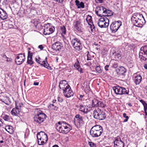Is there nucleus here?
Returning a JSON list of instances; mask_svg holds the SVG:
<instances>
[{
	"instance_id": "nucleus-53",
	"label": "nucleus",
	"mask_w": 147,
	"mask_h": 147,
	"mask_svg": "<svg viewBox=\"0 0 147 147\" xmlns=\"http://www.w3.org/2000/svg\"><path fill=\"white\" fill-rule=\"evenodd\" d=\"M54 1H55L57 2H58L59 3L61 2H62L63 1V0H54Z\"/></svg>"
},
{
	"instance_id": "nucleus-39",
	"label": "nucleus",
	"mask_w": 147,
	"mask_h": 147,
	"mask_svg": "<svg viewBox=\"0 0 147 147\" xmlns=\"http://www.w3.org/2000/svg\"><path fill=\"white\" fill-rule=\"evenodd\" d=\"M49 107H51L52 109H55V108L57 107V104L56 103L55 104H50Z\"/></svg>"
},
{
	"instance_id": "nucleus-34",
	"label": "nucleus",
	"mask_w": 147,
	"mask_h": 147,
	"mask_svg": "<svg viewBox=\"0 0 147 147\" xmlns=\"http://www.w3.org/2000/svg\"><path fill=\"white\" fill-rule=\"evenodd\" d=\"M74 66L77 69L78 71L80 72L81 73L83 72L82 71V69L80 67V66L78 62L75 63L74 65Z\"/></svg>"
},
{
	"instance_id": "nucleus-48",
	"label": "nucleus",
	"mask_w": 147,
	"mask_h": 147,
	"mask_svg": "<svg viewBox=\"0 0 147 147\" xmlns=\"http://www.w3.org/2000/svg\"><path fill=\"white\" fill-rule=\"evenodd\" d=\"M140 101L143 105H144L146 103V102L143 100H140Z\"/></svg>"
},
{
	"instance_id": "nucleus-46",
	"label": "nucleus",
	"mask_w": 147,
	"mask_h": 147,
	"mask_svg": "<svg viewBox=\"0 0 147 147\" xmlns=\"http://www.w3.org/2000/svg\"><path fill=\"white\" fill-rule=\"evenodd\" d=\"M118 66V64L117 63H115L113 65V67L114 68H116Z\"/></svg>"
},
{
	"instance_id": "nucleus-32",
	"label": "nucleus",
	"mask_w": 147,
	"mask_h": 147,
	"mask_svg": "<svg viewBox=\"0 0 147 147\" xmlns=\"http://www.w3.org/2000/svg\"><path fill=\"white\" fill-rule=\"evenodd\" d=\"M142 79V77L140 75H137L135 79V82L136 84H139Z\"/></svg>"
},
{
	"instance_id": "nucleus-60",
	"label": "nucleus",
	"mask_w": 147,
	"mask_h": 147,
	"mask_svg": "<svg viewBox=\"0 0 147 147\" xmlns=\"http://www.w3.org/2000/svg\"><path fill=\"white\" fill-rule=\"evenodd\" d=\"M128 106H129V107H131L132 106V105L130 103H128Z\"/></svg>"
},
{
	"instance_id": "nucleus-23",
	"label": "nucleus",
	"mask_w": 147,
	"mask_h": 147,
	"mask_svg": "<svg viewBox=\"0 0 147 147\" xmlns=\"http://www.w3.org/2000/svg\"><path fill=\"white\" fill-rule=\"evenodd\" d=\"M116 71L118 74L122 75H124L126 71L125 68L123 66H121L117 68Z\"/></svg>"
},
{
	"instance_id": "nucleus-47",
	"label": "nucleus",
	"mask_w": 147,
	"mask_h": 147,
	"mask_svg": "<svg viewBox=\"0 0 147 147\" xmlns=\"http://www.w3.org/2000/svg\"><path fill=\"white\" fill-rule=\"evenodd\" d=\"M144 111H147V103L144 105Z\"/></svg>"
},
{
	"instance_id": "nucleus-54",
	"label": "nucleus",
	"mask_w": 147,
	"mask_h": 147,
	"mask_svg": "<svg viewBox=\"0 0 147 147\" xmlns=\"http://www.w3.org/2000/svg\"><path fill=\"white\" fill-rule=\"evenodd\" d=\"M39 84V83L38 82H34V85L35 86H38Z\"/></svg>"
},
{
	"instance_id": "nucleus-13",
	"label": "nucleus",
	"mask_w": 147,
	"mask_h": 147,
	"mask_svg": "<svg viewBox=\"0 0 147 147\" xmlns=\"http://www.w3.org/2000/svg\"><path fill=\"white\" fill-rule=\"evenodd\" d=\"M36 61L38 63L40 64V65L44 66L45 67L49 70L52 69L51 67L49 66V64L48 63L47 61V57L45 58V61H42L36 58H35Z\"/></svg>"
},
{
	"instance_id": "nucleus-11",
	"label": "nucleus",
	"mask_w": 147,
	"mask_h": 147,
	"mask_svg": "<svg viewBox=\"0 0 147 147\" xmlns=\"http://www.w3.org/2000/svg\"><path fill=\"white\" fill-rule=\"evenodd\" d=\"M121 22L120 21L114 22L111 24L110 26V28L112 32H115L121 26Z\"/></svg>"
},
{
	"instance_id": "nucleus-7",
	"label": "nucleus",
	"mask_w": 147,
	"mask_h": 147,
	"mask_svg": "<svg viewBox=\"0 0 147 147\" xmlns=\"http://www.w3.org/2000/svg\"><path fill=\"white\" fill-rule=\"evenodd\" d=\"M109 23V19L106 17H103L100 19L98 23V25L100 28H106L108 27Z\"/></svg>"
},
{
	"instance_id": "nucleus-45",
	"label": "nucleus",
	"mask_w": 147,
	"mask_h": 147,
	"mask_svg": "<svg viewBox=\"0 0 147 147\" xmlns=\"http://www.w3.org/2000/svg\"><path fill=\"white\" fill-rule=\"evenodd\" d=\"M58 101L59 102H62L63 101V99L62 98L58 97H57Z\"/></svg>"
},
{
	"instance_id": "nucleus-52",
	"label": "nucleus",
	"mask_w": 147,
	"mask_h": 147,
	"mask_svg": "<svg viewBox=\"0 0 147 147\" xmlns=\"http://www.w3.org/2000/svg\"><path fill=\"white\" fill-rule=\"evenodd\" d=\"M38 48L41 50H42L43 48V47L42 45H39L38 46Z\"/></svg>"
},
{
	"instance_id": "nucleus-31",
	"label": "nucleus",
	"mask_w": 147,
	"mask_h": 147,
	"mask_svg": "<svg viewBox=\"0 0 147 147\" xmlns=\"http://www.w3.org/2000/svg\"><path fill=\"white\" fill-rule=\"evenodd\" d=\"M49 24H50L47 23V24H45V28L43 32V34L45 35H49L50 34V32L47 29V26H49Z\"/></svg>"
},
{
	"instance_id": "nucleus-63",
	"label": "nucleus",
	"mask_w": 147,
	"mask_h": 147,
	"mask_svg": "<svg viewBox=\"0 0 147 147\" xmlns=\"http://www.w3.org/2000/svg\"><path fill=\"white\" fill-rule=\"evenodd\" d=\"M3 57H7L6 55H3Z\"/></svg>"
},
{
	"instance_id": "nucleus-61",
	"label": "nucleus",
	"mask_w": 147,
	"mask_h": 147,
	"mask_svg": "<svg viewBox=\"0 0 147 147\" xmlns=\"http://www.w3.org/2000/svg\"><path fill=\"white\" fill-rule=\"evenodd\" d=\"M59 59V58L58 57H56V59L57 61V62H58V60Z\"/></svg>"
},
{
	"instance_id": "nucleus-58",
	"label": "nucleus",
	"mask_w": 147,
	"mask_h": 147,
	"mask_svg": "<svg viewBox=\"0 0 147 147\" xmlns=\"http://www.w3.org/2000/svg\"><path fill=\"white\" fill-rule=\"evenodd\" d=\"M128 119H127L125 118V119L124 120L123 122H127V121Z\"/></svg>"
},
{
	"instance_id": "nucleus-43",
	"label": "nucleus",
	"mask_w": 147,
	"mask_h": 147,
	"mask_svg": "<svg viewBox=\"0 0 147 147\" xmlns=\"http://www.w3.org/2000/svg\"><path fill=\"white\" fill-rule=\"evenodd\" d=\"M96 71L98 73H100L101 72V69L100 66H97L96 68Z\"/></svg>"
},
{
	"instance_id": "nucleus-2",
	"label": "nucleus",
	"mask_w": 147,
	"mask_h": 147,
	"mask_svg": "<svg viewBox=\"0 0 147 147\" xmlns=\"http://www.w3.org/2000/svg\"><path fill=\"white\" fill-rule=\"evenodd\" d=\"M56 129L60 133L67 134L72 129V127L65 121H61L56 124Z\"/></svg>"
},
{
	"instance_id": "nucleus-27",
	"label": "nucleus",
	"mask_w": 147,
	"mask_h": 147,
	"mask_svg": "<svg viewBox=\"0 0 147 147\" xmlns=\"http://www.w3.org/2000/svg\"><path fill=\"white\" fill-rule=\"evenodd\" d=\"M77 7L78 8H84V3L82 2H80L78 0H76L75 1Z\"/></svg>"
},
{
	"instance_id": "nucleus-18",
	"label": "nucleus",
	"mask_w": 147,
	"mask_h": 147,
	"mask_svg": "<svg viewBox=\"0 0 147 147\" xmlns=\"http://www.w3.org/2000/svg\"><path fill=\"white\" fill-rule=\"evenodd\" d=\"M16 108H13L11 111V114L14 116H17L20 111V107L21 106L20 104V106H19L18 105V103L16 102Z\"/></svg>"
},
{
	"instance_id": "nucleus-56",
	"label": "nucleus",
	"mask_w": 147,
	"mask_h": 147,
	"mask_svg": "<svg viewBox=\"0 0 147 147\" xmlns=\"http://www.w3.org/2000/svg\"><path fill=\"white\" fill-rule=\"evenodd\" d=\"M144 68L147 69V63L144 65Z\"/></svg>"
},
{
	"instance_id": "nucleus-17",
	"label": "nucleus",
	"mask_w": 147,
	"mask_h": 147,
	"mask_svg": "<svg viewBox=\"0 0 147 147\" xmlns=\"http://www.w3.org/2000/svg\"><path fill=\"white\" fill-rule=\"evenodd\" d=\"M63 93L65 96L67 98L70 97L74 95V93L69 86V88H67L63 91Z\"/></svg>"
},
{
	"instance_id": "nucleus-51",
	"label": "nucleus",
	"mask_w": 147,
	"mask_h": 147,
	"mask_svg": "<svg viewBox=\"0 0 147 147\" xmlns=\"http://www.w3.org/2000/svg\"><path fill=\"white\" fill-rule=\"evenodd\" d=\"M109 66L108 65H106L105 67V69L106 70V71H108V70H109Z\"/></svg>"
},
{
	"instance_id": "nucleus-50",
	"label": "nucleus",
	"mask_w": 147,
	"mask_h": 147,
	"mask_svg": "<svg viewBox=\"0 0 147 147\" xmlns=\"http://www.w3.org/2000/svg\"><path fill=\"white\" fill-rule=\"evenodd\" d=\"M95 1L97 3H102L103 2V0H95Z\"/></svg>"
},
{
	"instance_id": "nucleus-25",
	"label": "nucleus",
	"mask_w": 147,
	"mask_h": 147,
	"mask_svg": "<svg viewBox=\"0 0 147 147\" xmlns=\"http://www.w3.org/2000/svg\"><path fill=\"white\" fill-rule=\"evenodd\" d=\"M79 108V110L85 113L89 112L91 109H88L87 108V107L83 105H80Z\"/></svg>"
},
{
	"instance_id": "nucleus-22",
	"label": "nucleus",
	"mask_w": 147,
	"mask_h": 147,
	"mask_svg": "<svg viewBox=\"0 0 147 147\" xmlns=\"http://www.w3.org/2000/svg\"><path fill=\"white\" fill-rule=\"evenodd\" d=\"M33 55V53L31 52L30 51H28V60L27 63L28 64H30V65H31L34 63L33 61L32 60Z\"/></svg>"
},
{
	"instance_id": "nucleus-57",
	"label": "nucleus",
	"mask_w": 147,
	"mask_h": 147,
	"mask_svg": "<svg viewBox=\"0 0 147 147\" xmlns=\"http://www.w3.org/2000/svg\"><path fill=\"white\" fill-rule=\"evenodd\" d=\"M56 99H55V100H53V104H55L56 103Z\"/></svg>"
},
{
	"instance_id": "nucleus-38",
	"label": "nucleus",
	"mask_w": 147,
	"mask_h": 147,
	"mask_svg": "<svg viewBox=\"0 0 147 147\" xmlns=\"http://www.w3.org/2000/svg\"><path fill=\"white\" fill-rule=\"evenodd\" d=\"M89 25L90 26V28L91 32H93V31H94L95 30V27L93 23L92 24H89Z\"/></svg>"
},
{
	"instance_id": "nucleus-49",
	"label": "nucleus",
	"mask_w": 147,
	"mask_h": 147,
	"mask_svg": "<svg viewBox=\"0 0 147 147\" xmlns=\"http://www.w3.org/2000/svg\"><path fill=\"white\" fill-rule=\"evenodd\" d=\"M123 117L125 118L126 119H128L129 117L128 116L126 115V114L125 113H124L123 114Z\"/></svg>"
},
{
	"instance_id": "nucleus-15",
	"label": "nucleus",
	"mask_w": 147,
	"mask_h": 147,
	"mask_svg": "<svg viewBox=\"0 0 147 147\" xmlns=\"http://www.w3.org/2000/svg\"><path fill=\"white\" fill-rule=\"evenodd\" d=\"M25 59L24 54H19L17 56L15 61L17 64L20 65L24 62Z\"/></svg>"
},
{
	"instance_id": "nucleus-3",
	"label": "nucleus",
	"mask_w": 147,
	"mask_h": 147,
	"mask_svg": "<svg viewBox=\"0 0 147 147\" xmlns=\"http://www.w3.org/2000/svg\"><path fill=\"white\" fill-rule=\"evenodd\" d=\"M103 130L102 127L99 125H96L93 127L91 129L90 133L93 137H97L102 134Z\"/></svg>"
},
{
	"instance_id": "nucleus-14",
	"label": "nucleus",
	"mask_w": 147,
	"mask_h": 147,
	"mask_svg": "<svg viewBox=\"0 0 147 147\" xmlns=\"http://www.w3.org/2000/svg\"><path fill=\"white\" fill-rule=\"evenodd\" d=\"M74 122L75 125L76 124L82 125L84 123L83 117L80 115H76L74 119Z\"/></svg>"
},
{
	"instance_id": "nucleus-28",
	"label": "nucleus",
	"mask_w": 147,
	"mask_h": 147,
	"mask_svg": "<svg viewBox=\"0 0 147 147\" xmlns=\"http://www.w3.org/2000/svg\"><path fill=\"white\" fill-rule=\"evenodd\" d=\"M121 95H127L128 96H131V95L129 94V90L128 88H126L122 87Z\"/></svg>"
},
{
	"instance_id": "nucleus-9",
	"label": "nucleus",
	"mask_w": 147,
	"mask_h": 147,
	"mask_svg": "<svg viewBox=\"0 0 147 147\" xmlns=\"http://www.w3.org/2000/svg\"><path fill=\"white\" fill-rule=\"evenodd\" d=\"M139 57L143 60L147 59V46H144L140 48Z\"/></svg>"
},
{
	"instance_id": "nucleus-12",
	"label": "nucleus",
	"mask_w": 147,
	"mask_h": 147,
	"mask_svg": "<svg viewBox=\"0 0 147 147\" xmlns=\"http://www.w3.org/2000/svg\"><path fill=\"white\" fill-rule=\"evenodd\" d=\"M106 10V8L103 6H98L96 9V13L98 16L102 17L105 15L104 13L105 12V11Z\"/></svg>"
},
{
	"instance_id": "nucleus-21",
	"label": "nucleus",
	"mask_w": 147,
	"mask_h": 147,
	"mask_svg": "<svg viewBox=\"0 0 147 147\" xmlns=\"http://www.w3.org/2000/svg\"><path fill=\"white\" fill-rule=\"evenodd\" d=\"M7 14L6 11L0 8V18L4 20L7 19Z\"/></svg>"
},
{
	"instance_id": "nucleus-55",
	"label": "nucleus",
	"mask_w": 147,
	"mask_h": 147,
	"mask_svg": "<svg viewBox=\"0 0 147 147\" xmlns=\"http://www.w3.org/2000/svg\"><path fill=\"white\" fill-rule=\"evenodd\" d=\"M3 123L1 121V119H0V126L2 125Z\"/></svg>"
},
{
	"instance_id": "nucleus-37",
	"label": "nucleus",
	"mask_w": 147,
	"mask_h": 147,
	"mask_svg": "<svg viewBox=\"0 0 147 147\" xmlns=\"http://www.w3.org/2000/svg\"><path fill=\"white\" fill-rule=\"evenodd\" d=\"M47 29L50 32V34L54 32L55 30L54 27H50L49 25V26H47Z\"/></svg>"
},
{
	"instance_id": "nucleus-64",
	"label": "nucleus",
	"mask_w": 147,
	"mask_h": 147,
	"mask_svg": "<svg viewBox=\"0 0 147 147\" xmlns=\"http://www.w3.org/2000/svg\"><path fill=\"white\" fill-rule=\"evenodd\" d=\"M38 59H39V60H42L41 58L39 57H38Z\"/></svg>"
},
{
	"instance_id": "nucleus-40",
	"label": "nucleus",
	"mask_w": 147,
	"mask_h": 147,
	"mask_svg": "<svg viewBox=\"0 0 147 147\" xmlns=\"http://www.w3.org/2000/svg\"><path fill=\"white\" fill-rule=\"evenodd\" d=\"M61 32H62V34H65L66 32V30L65 27L64 26H62L61 27Z\"/></svg>"
},
{
	"instance_id": "nucleus-44",
	"label": "nucleus",
	"mask_w": 147,
	"mask_h": 147,
	"mask_svg": "<svg viewBox=\"0 0 147 147\" xmlns=\"http://www.w3.org/2000/svg\"><path fill=\"white\" fill-rule=\"evenodd\" d=\"M84 96H85L84 95H80V97H79V100L81 101L83 100L84 99Z\"/></svg>"
},
{
	"instance_id": "nucleus-20",
	"label": "nucleus",
	"mask_w": 147,
	"mask_h": 147,
	"mask_svg": "<svg viewBox=\"0 0 147 147\" xmlns=\"http://www.w3.org/2000/svg\"><path fill=\"white\" fill-rule=\"evenodd\" d=\"M61 44L59 42H56L52 45V49L56 51H59L61 49Z\"/></svg>"
},
{
	"instance_id": "nucleus-30",
	"label": "nucleus",
	"mask_w": 147,
	"mask_h": 147,
	"mask_svg": "<svg viewBox=\"0 0 147 147\" xmlns=\"http://www.w3.org/2000/svg\"><path fill=\"white\" fill-rule=\"evenodd\" d=\"M80 23L81 22L80 21L78 20L76 21V23L74 26V27L78 31H80L81 30V25Z\"/></svg>"
},
{
	"instance_id": "nucleus-8",
	"label": "nucleus",
	"mask_w": 147,
	"mask_h": 147,
	"mask_svg": "<svg viewBox=\"0 0 147 147\" xmlns=\"http://www.w3.org/2000/svg\"><path fill=\"white\" fill-rule=\"evenodd\" d=\"M91 106L92 107H100L101 108H105L107 107L105 102L99 101L94 98L92 100Z\"/></svg>"
},
{
	"instance_id": "nucleus-26",
	"label": "nucleus",
	"mask_w": 147,
	"mask_h": 147,
	"mask_svg": "<svg viewBox=\"0 0 147 147\" xmlns=\"http://www.w3.org/2000/svg\"><path fill=\"white\" fill-rule=\"evenodd\" d=\"M112 55L116 60H118L121 58V54L119 51H115L112 53Z\"/></svg>"
},
{
	"instance_id": "nucleus-24",
	"label": "nucleus",
	"mask_w": 147,
	"mask_h": 147,
	"mask_svg": "<svg viewBox=\"0 0 147 147\" xmlns=\"http://www.w3.org/2000/svg\"><path fill=\"white\" fill-rule=\"evenodd\" d=\"M122 87L119 86H116L113 87V89L115 93L116 94L121 95Z\"/></svg>"
},
{
	"instance_id": "nucleus-35",
	"label": "nucleus",
	"mask_w": 147,
	"mask_h": 147,
	"mask_svg": "<svg viewBox=\"0 0 147 147\" xmlns=\"http://www.w3.org/2000/svg\"><path fill=\"white\" fill-rule=\"evenodd\" d=\"M92 17L90 16V15H88L87 16L86 20L87 23L88 24H92L93 22H92Z\"/></svg>"
},
{
	"instance_id": "nucleus-36",
	"label": "nucleus",
	"mask_w": 147,
	"mask_h": 147,
	"mask_svg": "<svg viewBox=\"0 0 147 147\" xmlns=\"http://www.w3.org/2000/svg\"><path fill=\"white\" fill-rule=\"evenodd\" d=\"M1 117L6 121H9L10 119V117L9 116L5 114H3L1 115Z\"/></svg>"
},
{
	"instance_id": "nucleus-6",
	"label": "nucleus",
	"mask_w": 147,
	"mask_h": 147,
	"mask_svg": "<svg viewBox=\"0 0 147 147\" xmlns=\"http://www.w3.org/2000/svg\"><path fill=\"white\" fill-rule=\"evenodd\" d=\"M93 115L94 118L99 120H103L106 117L105 113L98 108L94 110Z\"/></svg>"
},
{
	"instance_id": "nucleus-10",
	"label": "nucleus",
	"mask_w": 147,
	"mask_h": 147,
	"mask_svg": "<svg viewBox=\"0 0 147 147\" xmlns=\"http://www.w3.org/2000/svg\"><path fill=\"white\" fill-rule=\"evenodd\" d=\"M73 47L77 50L79 51L82 48V45L80 40L76 38H73L71 41Z\"/></svg>"
},
{
	"instance_id": "nucleus-59",
	"label": "nucleus",
	"mask_w": 147,
	"mask_h": 147,
	"mask_svg": "<svg viewBox=\"0 0 147 147\" xmlns=\"http://www.w3.org/2000/svg\"><path fill=\"white\" fill-rule=\"evenodd\" d=\"M52 147H59L58 145H53Z\"/></svg>"
},
{
	"instance_id": "nucleus-5",
	"label": "nucleus",
	"mask_w": 147,
	"mask_h": 147,
	"mask_svg": "<svg viewBox=\"0 0 147 147\" xmlns=\"http://www.w3.org/2000/svg\"><path fill=\"white\" fill-rule=\"evenodd\" d=\"M37 138L38 143L39 145H43L45 144L48 140L47 134L43 131H40L37 134Z\"/></svg>"
},
{
	"instance_id": "nucleus-19",
	"label": "nucleus",
	"mask_w": 147,
	"mask_h": 147,
	"mask_svg": "<svg viewBox=\"0 0 147 147\" xmlns=\"http://www.w3.org/2000/svg\"><path fill=\"white\" fill-rule=\"evenodd\" d=\"M59 87L60 89H62L63 91L67 88H69V85L67 84L65 80H62L60 82Z\"/></svg>"
},
{
	"instance_id": "nucleus-29",
	"label": "nucleus",
	"mask_w": 147,
	"mask_h": 147,
	"mask_svg": "<svg viewBox=\"0 0 147 147\" xmlns=\"http://www.w3.org/2000/svg\"><path fill=\"white\" fill-rule=\"evenodd\" d=\"M5 129L10 134H12L14 131L13 127L9 125L6 126Z\"/></svg>"
},
{
	"instance_id": "nucleus-1",
	"label": "nucleus",
	"mask_w": 147,
	"mask_h": 147,
	"mask_svg": "<svg viewBox=\"0 0 147 147\" xmlns=\"http://www.w3.org/2000/svg\"><path fill=\"white\" fill-rule=\"evenodd\" d=\"M131 20L134 25L139 27H142L146 22L143 16L140 13H133L131 18Z\"/></svg>"
},
{
	"instance_id": "nucleus-62",
	"label": "nucleus",
	"mask_w": 147,
	"mask_h": 147,
	"mask_svg": "<svg viewBox=\"0 0 147 147\" xmlns=\"http://www.w3.org/2000/svg\"><path fill=\"white\" fill-rule=\"evenodd\" d=\"M146 115H147V112L146 111H144Z\"/></svg>"
},
{
	"instance_id": "nucleus-16",
	"label": "nucleus",
	"mask_w": 147,
	"mask_h": 147,
	"mask_svg": "<svg viewBox=\"0 0 147 147\" xmlns=\"http://www.w3.org/2000/svg\"><path fill=\"white\" fill-rule=\"evenodd\" d=\"M114 146L117 147H124V144L121 140L120 138L119 137L115 138V140L114 142Z\"/></svg>"
},
{
	"instance_id": "nucleus-42",
	"label": "nucleus",
	"mask_w": 147,
	"mask_h": 147,
	"mask_svg": "<svg viewBox=\"0 0 147 147\" xmlns=\"http://www.w3.org/2000/svg\"><path fill=\"white\" fill-rule=\"evenodd\" d=\"M88 144L90 147H96V145L94 143L91 142H89Z\"/></svg>"
},
{
	"instance_id": "nucleus-33",
	"label": "nucleus",
	"mask_w": 147,
	"mask_h": 147,
	"mask_svg": "<svg viewBox=\"0 0 147 147\" xmlns=\"http://www.w3.org/2000/svg\"><path fill=\"white\" fill-rule=\"evenodd\" d=\"M105 13L104 14L105 15L104 16V17H109L112 16L113 15V12L110 10L107 9H106V10L105 11Z\"/></svg>"
},
{
	"instance_id": "nucleus-4",
	"label": "nucleus",
	"mask_w": 147,
	"mask_h": 147,
	"mask_svg": "<svg viewBox=\"0 0 147 147\" xmlns=\"http://www.w3.org/2000/svg\"><path fill=\"white\" fill-rule=\"evenodd\" d=\"M35 112L36 114L34 118V121L39 124L43 122L47 117L46 115L38 109H35Z\"/></svg>"
},
{
	"instance_id": "nucleus-41",
	"label": "nucleus",
	"mask_w": 147,
	"mask_h": 147,
	"mask_svg": "<svg viewBox=\"0 0 147 147\" xmlns=\"http://www.w3.org/2000/svg\"><path fill=\"white\" fill-rule=\"evenodd\" d=\"M87 59L88 61L90 60L91 59V56L90 54L88 51L87 52Z\"/></svg>"
}]
</instances>
